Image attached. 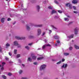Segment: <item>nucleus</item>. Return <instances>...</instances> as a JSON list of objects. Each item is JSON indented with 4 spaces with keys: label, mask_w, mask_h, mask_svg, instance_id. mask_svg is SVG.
<instances>
[{
    "label": "nucleus",
    "mask_w": 79,
    "mask_h": 79,
    "mask_svg": "<svg viewBox=\"0 0 79 79\" xmlns=\"http://www.w3.org/2000/svg\"><path fill=\"white\" fill-rule=\"evenodd\" d=\"M15 38L18 40H23L24 39H25V37H21L20 38L19 37L15 36Z\"/></svg>",
    "instance_id": "1"
},
{
    "label": "nucleus",
    "mask_w": 79,
    "mask_h": 79,
    "mask_svg": "<svg viewBox=\"0 0 79 79\" xmlns=\"http://www.w3.org/2000/svg\"><path fill=\"white\" fill-rule=\"evenodd\" d=\"M46 65H43L41 66L40 68V71H42V70H43V69H44L46 68Z\"/></svg>",
    "instance_id": "2"
},
{
    "label": "nucleus",
    "mask_w": 79,
    "mask_h": 79,
    "mask_svg": "<svg viewBox=\"0 0 79 79\" xmlns=\"http://www.w3.org/2000/svg\"><path fill=\"white\" fill-rule=\"evenodd\" d=\"M68 5L70 9H72V5L70 4V3H68L66 4L65 5V6L67 7H68Z\"/></svg>",
    "instance_id": "3"
},
{
    "label": "nucleus",
    "mask_w": 79,
    "mask_h": 79,
    "mask_svg": "<svg viewBox=\"0 0 79 79\" xmlns=\"http://www.w3.org/2000/svg\"><path fill=\"white\" fill-rule=\"evenodd\" d=\"M38 31V35H40V34H41V32L42 31H41V30L40 29H38L37 30Z\"/></svg>",
    "instance_id": "4"
},
{
    "label": "nucleus",
    "mask_w": 79,
    "mask_h": 79,
    "mask_svg": "<svg viewBox=\"0 0 79 79\" xmlns=\"http://www.w3.org/2000/svg\"><path fill=\"white\" fill-rule=\"evenodd\" d=\"M75 31V34L77 35V31H78V28H76L74 30Z\"/></svg>",
    "instance_id": "5"
},
{
    "label": "nucleus",
    "mask_w": 79,
    "mask_h": 79,
    "mask_svg": "<svg viewBox=\"0 0 79 79\" xmlns=\"http://www.w3.org/2000/svg\"><path fill=\"white\" fill-rule=\"evenodd\" d=\"M54 37L55 39H56V40H58L59 39V37L58 35H54Z\"/></svg>",
    "instance_id": "6"
},
{
    "label": "nucleus",
    "mask_w": 79,
    "mask_h": 79,
    "mask_svg": "<svg viewBox=\"0 0 79 79\" xmlns=\"http://www.w3.org/2000/svg\"><path fill=\"white\" fill-rule=\"evenodd\" d=\"M14 45L17 46V45H18L19 44H18V43L17 41H15L14 43Z\"/></svg>",
    "instance_id": "7"
},
{
    "label": "nucleus",
    "mask_w": 79,
    "mask_h": 79,
    "mask_svg": "<svg viewBox=\"0 0 79 79\" xmlns=\"http://www.w3.org/2000/svg\"><path fill=\"white\" fill-rule=\"evenodd\" d=\"M72 3L74 4H76V3H77V1L76 0H73L72 1Z\"/></svg>",
    "instance_id": "8"
},
{
    "label": "nucleus",
    "mask_w": 79,
    "mask_h": 79,
    "mask_svg": "<svg viewBox=\"0 0 79 79\" xmlns=\"http://www.w3.org/2000/svg\"><path fill=\"white\" fill-rule=\"evenodd\" d=\"M74 37L73 35H71L68 36L69 38H73Z\"/></svg>",
    "instance_id": "9"
},
{
    "label": "nucleus",
    "mask_w": 79,
    "mask_h": 79,
    "mask_svg": "<svg viewBox=\"0 0 79 79\" xmlns=\"http://www.w3.org/2000/svg\"><path fill=\"white\" fill-rule=\"evenodd\" d=\"M44 58V57H41L38 58L37 60H42Z\"/></svg>",
    "instance_id": "10"
},
{
    "label": "nucleus",
    "mask_w": 79,
    "mask_h": 79,
    "mask_svg": "<svg viewBox=\"0 0 79 79\" xmlns=\"http://www.w3.org/2000/svg\"><path fill=\"white\" fill-rule=\"evenodd\" d=\"M37 9L38 11H39V10L40 9V6H36Z\"/></svg>",
    "instance_id": "11"
},
{
    "label": "nucleus",
    "mask_w": 79,
    "mask_h": 79,
    "mask_svg": "<svg viewBox=\"0 0 79 79\" xmlns=\"http://www.w3.org/2000/svg\"><path fill=\"white\" fill-rule=\"evenodd\" d=\"M36 58H37V57L35 56H32V59H33V60H36Z\"/></svg>",
    "instance_id": "12"
},
{
    "label": "nucleus",
    "mask_w": 79,
    "mask_h": 79,
    "mask_svg": "<svg viewBox=\"0 0 79 79\" xmlns=\"http://www.w3.org/2000/svg\"><path fill=\"white\" fill-rule=\"evenodd\" d=\"M2 77L4 79H6V77L4 75H2Z\"/></svg>",
    "instance_id": "13"
},
{
    "label": "nucleus",
    "mask_w": 79,
    "mask_h": 79,
    "mask_svg": "<svg viewBox=\"0 0 79 79\" xmlns=\"http://www.w3.org/2000/svg\"><path fill=\"white\" fill-rule=\"evenodd\" d=\"M26 27L27 30L29 31V30L30 29V27H29L27 25Z\"/></svg>",
    "instance_id": "14"
},
{
    "label": "nucleus",
    "mask_w": 79,
    "mask_h": 79,
    "mask_svg": "<svg viewBox=\"0 0 79 79\" xmlns=\"http://www.w3.org/2000/svg\"><path fill=\"white\" fill-rule=\"evenodd\" d=\"M56 12L55 10H52V14H53L54 13H56Z\"/></svg>",
    "instance_id": "15"
},
{
    "label": "nucleus",
    "mask_w": 79,
    "mask_h": 79,
    "mask_svg": "<svg viewBox=\"0 0 79 79\" xmlns=\"http://www.w3.org/2000/svg\"><path fill=\"white\" fill-rule=\"evenodd\" d=\"M4 19H5V18H2V19H1V21L2 23H4Z\"/></svg>",
    "instance_id": "16"
},
{
    "label": "nucleus",
    "mask_w": 79,
    "mask_h": 79,
    "mask_svg": "<svg viewBox=\"0 0 79 79\" xmlns=\"http://www.w3.org/2000/svg\"><path fill=\"white\" fill-rule=\"evenodd\" d=\"M64 55L65 56H68V55H69V53H64Z\"/></svg>",
    "instance_id": "17"
},
{
    "label": "nucleus",
    "mask_w": 79,
    "mask_h": 79,
    "mask_svg": "<svg viewBox=\"0 0 79 79\" xmlns=\"http://www.w3.org/2000/svg\"><path fill=\"white\" fill-rule=\"evenodd\" d=\"M75 47L76 49H79V47L76 45H75Z\"/></svg>",
    "instance_id": "18"
},
{
    "label": "nucleus",
    "mask_w": 79,
    "mask_h": 79,
    "mask_svg": "<svg viewBox=\"0 0 79 79\" xmlns=\"http://www.w3.org/2000/svg\"><path fill=\"white\" fill-rule=\"evenodd\" d=\"M42 25H36L35 26V27H42Z\"/></svg>",
    "instance_id": "19"
},
{
    "label": "nucleus",
    "mask_w": 79,
    "mask_h": 79,
    "mask_svg": "<svg viewBox=\"0 0 79 79\" xmlns=\"http://www.w3.org/2000/svg\"><path fill=\"white\" fill-rule=\"evenodd\" d=\"M64 19L65 20V21H69V19L66 18H64Z\"/></svg>",
    "instance_id": "20"
},
{
    "label": "nucleus",
    "mask_w": 79,
    "mask_h": 79,
    "mask_svg": "<svg viewBox=\"0 0 79 79\" xmlns=\"http://www.w3.org/2000/svg\"><path fill=\"white\" fill-rule=\"evenodd\" d=\"M51 27H52V28H53V29H57V28H56V27H54V26H53V25H52Z\"/></svg>",
    "instance_id": "21"
},
{
    "label": "nucleus",
    "mask_w": 79,
    "mask_h": 79,
    "mask_svg": "<svg viewBox=\"0 0 79 79\" xmlns=\"http://www.w3.org/2000/svg\"><path fill=\"white\" fill-rule=\"evenodd\" d=\"M25 48L27 50H29V47L28 46H25Z\"/></svg>",
    "instance_id": "22"
},
{
    "label": "nucleus",
    "mask_w": 79,
    "mask_h": 79,
    "mask_svg": "<svg viewBox=\"0 0 79 79\" xmlns=\"http://www.w3.org/2000/svg\"><path fill=\"white\" fill-rule=\"evenodd\" d=\"M14 52V54H16V52H17V50L15 49Z\"/></svg>",
    "instance_id": "23"
},
{
    "label": "nucleus",
    "mask_w": 79,
    "mask_h": 79,
    "mask_svg": "<svg viewBox=\"0 0 79 79\" xmlns=\"http://www.w3.org/2000/svg\"><path fill=\"white\" fill-rule=\"evenodd\" d=\"M28 61H32V60L31 59V58L30 57L28 58Z\"/></svg>",
    "instance_id": "24"
},
{
    "label": "nucleus",
    "mask_w": 79,
    "mask_h": 79,
    "mask_svg": "<svg viewBox=\"0 0 79 79\" xmlns=\"http://www.w3.org/2000/svg\"><path fill=\"white\" fill-rule=\"evenodd\" d=\"M6 47H9V46H10V45L8 43H7L6 44Z\"/></svg>",
    "instance_id": "25"
},
{
    "label": "nucleus",
    "mask_w": 79,
    "mask_h": 79,
    "mask_svg": "<svg viewBox=\"0 0 79 79\" xmlns=\"http://www.w3.org/2000/svg\"><path fill=\"white\" fill-rule=\"evenodd\" d=\"M20 54H18L17 55V58H19L20 57Z\"/></svg>",
    "instance_id": "26"
},
{
    "label": "nucleus",
    "mask_w": 79,
    "mask_h": 79,
    "mask_svg": "<svg viewBox=\"0 0 79 79\" xmlns=\"http://www.w3.org/2000/svg\"><path fill=\"white\" fill-rule=\"evenodd\" d=\"M8 74V76H11V75H12V73H9Z\"/></svg>",
    "instance_id": "27"
},
{
    "label": "nucleus",
    "mask_w": 79,
    "mask_h": 79,
    "mask_svg": "<svg viewBox=\"0 0 79 79\" xmlns=\"http://www.w3.org/2000/svg\"><path fill=\"white\" fill-rule=\"evenodd\" d=\"M55 2V3H56V4H58L59 3H58V1H57L56 0H55L54 1Z\"/></svg>",
    "instance_id": "28"
},
{
    "label": "nucleus",
    "mask_w": 79,
    "mask_h": 79,
    "mask_svg": "<svg viewBox=\"0 0 79 79\" xmlns=\"http://www.w3.org/2000/svg\"><path fill=\"white\" fill-rule=\"evenodd\" d=\"M48 8L49 9H50V10H52V7L50 6L48 7Z\"/></svg>",
    "instance_id": "29"
},
{
    "label": "nucleus",
    "mask_w": 79,
    "mask_h": 79,
    "mask_svg": "<svg viewBox=\"0 0 79 79\" xmlns=\"http://www.w3.org/2000/svg\"><path fill=\"white\" fill-rule=\"evenodd\" d=\"M73 49V47H70L69 48V50H72Z\"/></svg>",
    "instance_id": "30"
},
{
    "label": "nucleus",
    "mask_w": 79,
    "mask_h": 79,
    "mask_svg": "<svg viewBox=\"0 0 79 79\" xmlns=\"http://www.w3.org/2000/svg\"><path fill=\"white\" fill-rule=\"evenodd\" d=\"M0 52H2V48L0 46Z\"/></svg>",
    "instance_id": "31"
},
{
    "label": "nucleus",
    "mask_w": 79,
    "mask_h": 79,
    "mask_svg": "<svg viewBox=\"0 0 79 79\" xmlns=\"http://www.w3.org/2000/svg\"><path fill=\"white\" fill-rule=\"evenodd\" d=\"M23 73V70H21L19 72V74H21V73Z\"/></svg>",
    "instance_id": "32"
},
{
    "label": "nucleus",
    "mask_w": 79,
    "mask_h": 79,
    "mask_svg": "<svg viewBox=\"0 0 79 79\" xmlns=\"http://www.w3.org/2000/svg\"><path fill=\"white\" fill-rule=\"evenodd\" d=\"M58 12L59 13H62V11L60 10H58Z\"/></svg>",
    "instance_id": "33"
},
{
    "label": "nucleus",
    "mask_w": 79,
    "mask_h": 79,
    "mask_svg": "<svg viewBox=\"0 0 79 79\" xmlns=\"http://www.w3.org/2000/svg\"><path fill=\"white\" fill-rule=\"evenodd\" d=\"M61 63V61H60L59 62H58L56 64H60Z\"/></svg>",
    "instance_id": "34"
},
{
    "label": "nucleus",
    "mask_w": 79,
    "mask_h": 79,
    "mask_svg": "<svg viewBox=\"0 0 79 79\" xmlns=\"http://www.w3.org/2000/svg\"><path fill=\"white\" fill-rule=\"evenodd\" d=\"M5 59H6V60L7 61H8V60H9V58H7L6 57Z\"/></svg>",
    "instance_id": "35"
},
{
    "label": "nucleus",
    "mask_w": 79,
    "mask_h": 79,
    "mask_svg": "<svg viewBox=\"0 0 79 79\" xmlns=\"http://www.w3.org/2000/svg\"><path fill=\"white\" fill-rule=\"evenodd\" d=\"M45 47H46V45H44L43 46V49H44L45 48Z\"/></svg>",
    "instance_id": "36"
},
{
    "label": "nucleus",
    "mask_w": 79,
    "mask_h": 79,
    "mask_svg": "<svg viewBox=\"0 0 79 79\" xmlns=\"http://www.w3.org/2000/svg\"><path fill=\"white\" fill-rule=\"evenodd\" d=\"M33 64L35 65H36L37 64V62H35L33 63Z\"/></svg>",
    "instance_id": "37"
},
{
    "label": "nucleus",
    "mask_w": 79,
    "mask_h": 79,
    "mask_svg": "<svg viewBox=\"0 0 79 79\" xmlns=\"http://www.w3.org/2000/svg\"><path fill=\"white\" fill-rule=\"evenodd\" d=\"M64 61H65V59H64L63 58L62 59V62H64Z\"/></svg>",
    "instance_id": "38"
},
{
    "label": "nucleus",
    "mask_w": 79,
    "mask_h": 79,
    "mask_svg": "<svg viewBox=\"0 0 79 79\" xmlns=\"http://www.w3.org/2000/svg\"><path fill=\"white\" fill-rule=\"evenodd\" d=\"M29 37V38H34V36H30Z\"/></svg>",
    "instance_id": "39"
},
{
    "label": "nucleus",
    "mask_w": 79,
    "mask_h": 79,
    "mask_svg": "<svg viewBox=\"0 0 79 79\" xmlns=\"http://www.w3.org/2000/svg\"><path fill=\"white\" fill-rule=\"evenodd\" d=\"M45 34V32H44L42 35V36H44V35Z\"/></svg>",
    "instance_id": "40"
},
{
    "label": "nucleus",
    "mask_w": 79,
    "mask_h": 79,
    "mask_svg": "<svg viewBox=\"0 0 79 79\" xmlns=\"http://www.w3.org/2000/svg\"><path fill=\"white\" fill-rule=\"evenodd\" d=\"M73 9H74V10H76V6H73Z\"/></svg>",
    "instance_id": "41"
},
{
    "label": "nucleus",
    "mask_w": 79,
    "mask_h": 79,
    "mask_svg": "<svg viewBox=\"0 0 79 79\" xmlns=\"http://www.w3.org/2000/svg\"><path fill=\"white\" fill-rule=\"evenodd\" d=\"M2 66H4L3 64H5L6 63L5 62H2Z\"/></svg>",
    "instance_id": "42"
},
{
    "label": "nucleus",
    "mask_w": 79,
    "mask_h": 79,
    "mask_svg": "<svg viewBox=\"0 0 79 79\" xmlns=\"http://www.w3.org/2000/svg\"><path fill=\"white\" fill-rule=\"evenodd\" d=\"M57 44H60V42L59 40H57L56 41Z\"/></svg>",
    "instance_id": "43"
},
{
    "label": "nucleus",
    "mask_w": 79,
    "mask_h": 79,
    "mask_svg": "<svg viewBox=\"0 0 79 79\" xmlns=\"http://www.w3.org/2000/svg\"><path fill=\"white\" fill-rule=\"evenodd\" d=\"M46 46H48V47H51V45H50L49 44H47Z\"/></svg>",
    "instance_id": "44"
},
{
    "label": "nucleus",
    "mask_w": 79,
    "mask_h": 79,
    "mask_svg": "<svg viewBox=\"0 0 79 79\" xmlns=\"http://www.w3.org/2000/svg\"><path fill=\"white\" fill-rule=\"evenodd\" d=\"M11 20V19L10 18H9L8 19H7V21H10Z\"/></svg>",
    "instance_id": "45"
},
{
    "label": "nucleus",
    "mask_w": 79,
    "mask_h": 79,
    "mask_svg": "<svg viewBox=\"0 0 79 79\" xmlns=\"http://www.w3.org/2000/svg\"><path fill=\"white\" fill-rule=\"evenodd\" d=\"M67 66H68V65H67V64H65V66H64V68H66V67H67Z\"/></svg>",
    "instance_id": "46"
},
{
    "label": "nucleus",
    "mask_w": 79,
    "mask_h": 79,
    "mask_svg": "<svg viewBox=\"0 0 79 79\" xmlns=\"http://www.w3.org/2000/svg\"><path fill=\"white\" fill-rule=\"evenodd\" d=\"M9 55H10V56H11L12 55L11 53L10 52L9 53Z\"/></svg>",
    "instance_id": "47"
},
{
    "label": "nucleus",
    "mask_w": 79,
    "mask_h": 79,
    "mask_svg": "<svg viewBox=\"0 0 79 79\" xmlns=\"http://www.w3.org/2000/svg\"><path fill=\"white\" fill-rule=\"evenodd\" d=\"M32 45V43L28 44V45L31 46V45Z\"/></svg>",
    "instance_id": "48"
},
{
    "label": "nucleus",
    "mask_w": 79,
    "mask_h": 79,
    "mask_svg": "<svg viewBox=\"0 0 79 79\" xmlns=\"http://www.w3.org/2000/svg\"><path fill=\"white\" fill-rule=\"evenodd\" d=\"M22 79H27L26 77H22Z\"/></svg>",
    "instance_id": "49"
},
{
    "label": "nucleus",
    "mask_w": 79,
    "mask_h": 79,
    "mask_svg": "<svg viewBox=\"0 0 79 79\" xmlns=\"http://www.w3.org/2000/svg\"><path fill=\"white\" fill-rule=\"evenodd\" d=\"M1 70H3L4 69L3 68V67H2L1 69Z\"/></svg>",
    "instance_id": "50"
},
{
    "label": "nucleus",
    "mask_w": 79,
    "mask_h": 79,
    "mask_svg": "<svg viewBox=\"0 0 79 79\" xmlns=\"http://www.w3.org/2000/svg\"><path fill=\"white\" fill-rule=\"evenodd\" d=\"M73 13H76V14H77V12L75 11H74Z\"/></svg>",
    "instance_id": "51"
},
{
    "label": "nucleus",
    "mask_w": 79,
    "mask_h": 79,
    "mask_svg": "<svg viewBox=\"0 0 79 79\" xmlns=\"http://www.w3.org/2000/svg\"><path fill=\"white\" fill-rule=\"evenodd\" d=\"M49 33H52V30H49Z\"/></svg>",
    "instance_id": "52"
},
{
    "label": "nucleus",
    "mask_w": 79,
    "mask_h": 79,
    "mask_svg": "<svg viewBox=\"0 0 79 79\" xmlns=\"http://www.w3.org/2000/svg\"><path fill=\"white\" fill-rule=\"evenodd\" d=\"M15 24H16V22H14L13 23V25H14Z\"/></svg>",
    "instance_id": "53"
},
{
    "label": "nucleus",
    "mask_w": 79,
    "mask_h": 79,
    "mask_svg": "<svg viewBox=\"0 0 79 79\" xmlns=\"http://www.w3.org/2000/svg\"><path fill=\"white\" fill-rule=\"evenodd\" d=\"M21 47V46L20 45H19V46H18V48H20V47Z\"/></svg>",
    "instance_id": "54"
},
{
    "label": "nucleus",
    "mask_w": 79,
    "mask_h": 79,
    "mask_svg": "<svg viewBox=\"0 0 79 79\" xmlns=\"http://www.w3.org/2000/svg\"><path fill=\"white\" fill-rule=\"evenodd\" d=\"M22 65L23 66V67H24V66H25L24 64H22Z\"/></svg>",
    "instance_id": "55"
},
{
    "label": "nucleus",
    "mask_w": 79,
    "mask_h": 79,
    "mask_svg": "<svg viewBox=\"0 0 79 79\" xmlns=\"http://www.w3.org/2000/svg\"><path fill=\"white\" fill-rule=\"evenodd\" d=\"M64 65H63L62 66V68H64Z\"/></svg>",
    "instance_id": "56"
},
{
    "label": "nucleus",
    "mask_w": 79,
    "mask_h": 79,
    "mask_svg": "<svg viewBox=\"0 0 79 79\" xmlns=\"http://www.w3.org/2000/svg\"><path fill=\"white\" fill-rule=\"evenodd\" d=\"M72 23H73V22H70V23H69V24H72Z\"/></svg>",
    "instance_id": "57"
},
{
    "label": "nucleus",
    "mask_w": 79,
    "mask_h": 79,
    "mask_svg": "<svg viewBox=\"0 0 79 79\" xmlns=\"http://www.w3.org/2000/svg\"><path fill=\"white\" fill-rule=\"evenodd\" d=\"M67 17L68 18H70V16H69V15H68Z\"/></svg>",
    "instance_id": "58"
},
{
    "label": "nucleus",
    "mask_w": 79,
    "mask_h": 79,
    "mask_svg": "<svg viewBox=\"0 0 79 79\" xmlns=\"http://www.w3.org/2000/svg\"><path fill=\"white\" fill-rule=\"evenodd\" d=\"M55 18H58V17H57V16H55Z\"/></svg>",
    "instance_id": "59"
},
{
    "label": "nucleus",
    "mask_w": 79,
    "mask_h": 79,
    "mask_svg": "<svg viewBox=\"0 0 79 79\" xmlns=\"http://www.w3.org/2000/svg\"><path fill=\"white\" fill-rule=\"evenodd\" d=\"M34 55V54H33V53H31V56H32V55Z\"/></svg>",
    "instance_id": "60"
},
{
    "label": "nucleus",
    "mask_w": 79,
    "mask_h": 79,
    "mask_svg": "<svg viewBox=\"0 0 79 79\" xmlns=\"http://www.w3.org/2000/svg\"><path fill=\"white\" fill-rule=\"evenodd\" d=\"M21 6L22 7H23V5L21 4Z\"/></svg>",
    "instance_id": "61"
},
{
    "label": "nucleus",
    "mask_w": 79,
    "mask_h": 79,
    "mask_svg": "<svg viewBox=\"0 0 79 79\" xmlns=\"http://www.w3.org/2000/svg\"><path fill=\"white\" fill-rule=\"evenodd\" d=\"M52 61H55V60H53V59H52Z\"/></svg>",
    "instance_id": "62"
},
{
    "label": "nucleus",
    "mask_w": 79,
    "mask_h": 79,
    "mask_svg": "<svg viewBox=\"0 0 79 79\" xmlns=\"http://www.w3.org/2000/svg\"><path fill=\"white\" fill-rule=\"evenodd\" d=\"M55 45H56V46H57V44H55Z\"/></svg>",
    "instance_id": "63"
},
{
    "label": "nucleus",
    "mask_w": 79,
    "mask_h": 79,
    "mask_svg": "<svg viewBox=\"0 0 79 79\" xmlns=\"http://www.w3.org/2000/svg\"><path fill=\"white\" fill-rule=\"evenodd\" d=\"M72 41V42H74V40H73Z\"/></svg>",
    "instance_id": "64"
}]
</instances>
